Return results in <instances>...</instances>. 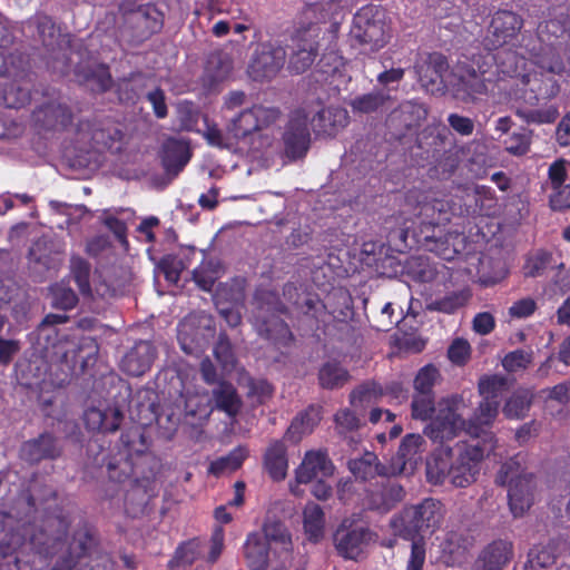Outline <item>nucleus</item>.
Returning a JSON list of instances; mask_svg holds the SVG:
<instances>
[{
  "label": "nucleus",
  "mask_w": 570,
  "mask_h": 570,
  "mask_svg": "<svg viewBox=\"0 0 570 570\" xmlns=\"http://www.w3.org/2000/svg\"><path fill=\"white\" fill-rule=\"evenodd\" d=\"M521 459V454L510 458L501 465L495 478L497 484L509 488V505L514 517H522L534 500L535 476L525 471Z\"/></svg>",
  "instance_id": "nucleus-6"
},
{
  "label": "nucleus",
  "mask_w": 570,
  "mask_h": 570,
  "mask_svg": "<svg viewBox=\"0 0 570 570\" xmlns=\"http://www.w3.org/2000/svg\"><path fill=\"white\" fill-rule=\"evenodd\" d=\"M282 117L283 111L278 106L263 102L253 104L233 117L230 130L237 139L259 134V146L256 149L263 151L273 145L274 136L261 132L276 126Z\"/></svg>",
  "instance_id": "nucleus-5"
},
{
  "label": "nucleus",
  "mask_w": 570,
  "mask_h": 570,
  "mask_svg": "<svg viewBox=\"0 0 570 570\" xmlns=\"http://www.w3.org/2000/svg\"><path fill=\"white\" fill-rule=\"evenodd\" d=\"M317 379L322 389L338 390L351 380V374L341 362L331 360L321 365Z\"/></svg>",
  "instance_id": "nucleus-39"
},
{
  "label": "nucleus",
  "mask_w": 570,
  "mask_h": 570,
  "mask_svg": "<svg viewBox=\"0 0 570 570\" xmlns=\"http://www.w3.org/2000/svg\"><path fill=\"white\" fill-rule=\"evenodd\" d=\"M421 233L425 234L428 240L433 238L434 229L441 225H445L451 219L449 204L441 199H432L420 203L416 214Z\"/></svg>",
  "instance_id": "nucleus-27"
},
{
  "label": "nucleus",
  "mask_w": 570,
  "mask_h": 570,
  "mask_svg": "<svg viewBox=\"0 0 570 570\" xmlns=\"http://www.w3.org/2000/svg\"><path fill=\"white\" fill-rule=\"evenodd\" d=\"M412 416L415 420L428 421L436 410L434 394L414 393L412 404Z\"/></svg>",
  "instance_id": "nucleus-58"
},
{
  "label": "nucleus",
  "mask_w": 570,
  "mask_h": 570,
  "mask_svg": "<svg viewBox=\"0 0 570 570\" xmlns=\"http://www.w3.org/2000/svg\"><path fill=\"white\" fill-rule=\"evenodd\" d=\"M390 100L391 96L384 89H374L367 94L356 96L350 106L355 112L373 114L381 110Z\"/></svg>",
  "instance_id": "nucleus-46"
},
{
  "label": "nucleus",
  "mask_w": 570,
  "mask_h": 570,
  "mask_svg": "<svg viewBox=\"0 0 570 570\" xmlns=\"http://www.w3.org/2000/svg\"><path fill=\"white\" fill-rule=\"evenodd\" d=\"M538 36L542 41L553 45L560 38L567 37L570 42V13L540 22Z\"/></svg>",
  "instance_id": "nucleus-45"
},
{
  "label": "nucleus",
  "mask_w": 570,
  "mask_h": 570,
  "mask_svg": "<svg viewBox=\"0 0 570 570\" xmlns=\"http://www.w3.org/2000/svg\"><path fill=\"white\" fill-rule=\"evenodd\" d=\"M70 513L62 508L48 512L41 520L39 528L29 533L23 530V535L29 534L32 549L45 558L52 557L63 546L71 525Z\"/></svg>",
  "instance_id": "nucleus-9"
},
{
  "label": "nucleus",
  "mask_w": 570,
  "mask_h": 570,
  "mask_svg": "<svg viewBox=\"0 0 570 570\" xmlns=\"http://www.w3.org/2000/svg\"><path fill=\"white\" fill-rule=\"evenodd\" d=\"M570 161L558 158L548 168L549 206L553 212L570 209Z\"/></svg>",
  "instance_id": "nucleus-18"
},
{
  "label": "nucleus",
  "mask_w": 570,
  "mask_h": 570,
  "mask_svg": "<svg viewBox=\"0 0 570 570\" xmlns=\"http://www.w3.org/2000/svg\"><path fill=\"white\" fill-rule=\"evenodd\" d=\"M200 542L191 539L179 544L174 557L168 561L169 570H179L180 567L190 566L200 554Z\"/></svg>",
  "instance_id": "nucleus-52"
},
{
  "label": "nucleus",
  "mask_w": 570,
  "mask_h": 570,
  "mask_svg": "<svg viewBox=\"0 0 570 570\" xmlns=\"http://www.w3.org/2000/svg\"><path fill=\"white\" fill-rule=\"evenodd\" d=\"M214 407L229 417H236L243 406V401L236 387L227 381H219L212 391Z\"/></svg>",
  "instance_id": "nucleus-35"
},
{
  "label": "nucleus",
  "mask_w": 570,
  "mask_h": 570,
  "mask_svg": "<svg viewBox=\"0 0 570 570\" xmlns=\"http://www.w3.org/2000/svg\"><path fill=\"white\" fill-rule=\"evenodd\" d=\"M375 539L376 534L370 528L347 524V520H344L334 533V543L338 554L351 560H357Z\"/></svg>",
  "instance_id": "nucleus-16"
},
{
  "label": "nucleus",
  "mask_w": 570,
  "mask_h": 570,
  "mask_svg": "<svg viewBox=\"0 0 570 570\" xmlns=\"http://www.w3.org/2000/svg\"><path fill=\"white\" fill-rule=\"evenodd\" d=\"M494 73L481 63V53L470 62L458 65L453 72L452 90L455 98L475 101L482 96L494 95L498 86Z\"/></svg>",
  "instance_id": "nucleus-7"
},
{
  "label": "nucleus",
  "mask_w": 570,
  "mask_h": 570,
  "mask_svg": "<svg viewBox=\"0 0 570 570\" xmlns=\"http://www.w3.org/2000/svg\"><path fill=\"white\" fill-rule=\"evenodd\" d=\"M449 128L442 122L428 125L417 136L420 148L439 151L449 136Z\"/></svg>",
  "instance_id": "nucleus-48"
},
{
  "label": "nucleus",
  "mask_w": 570,
  "mask_h": 570,
  "mask_svg": "<svg viewBox=\"0 0 570 570\" xmlns=\"http://www.w3.org/2000/svg\"><path fill=\"white\" fill-rule=\"evenodd\" d=\"M249 451L246 445H238L228 452L225 456H220L210 462L208 472L219 476L225 472H234L242 468L244 461L248 458Z\"/></svg>",
  "instance_id": "nucleus-43"
},
{
  "label": "nucleus",
  "mask_w": 570,
  "mask_h": 570,
  "mask_svg": "<svg viewBox=\"0 0 570 570\" xmlns=\"http://www.w3.org/2000/svg\"><path fill=\"white\" fill-rule=\"evenodd\" d=\"M97 436L87 444V453L92 464L106 466L110 482L124 483L131 479L125 493L124 511L127 517L137 519L149 513L150 501L156 497L157 461L148 452V443L140 426H131L120 435L121 448L111 455Z\"/></svg>",
  "instance_id": "nucleus-1"
},
{
  "label": "nucleus",
  "mask_w": 570,
  "mask_h": 570,
  "mask_svg": "<svg viewBox=\"0 0 570 570\" xmlns=\"http://www.w3.org/2000/svg\"><path fill=\"white\" fill-rule=\"evenodd\" d=\"M35 126L42 130H63L72 124L70 107L59 101H48L32 111Z\"/></svg>",
  "instance_id": "nucleus-23"
},
{
  "label": "nucleus",
  "mask_w": 570,
  "mask_h": 570,
  "mask_svg": "<svg viewBox=\"0 0 570 570\" xmlns=\"http://www.w3.org/2000/svg\"><path fill=\"white\" fill-rule=\"evenodd\" d=\"M531 131L522 129L504 140L505 150L513 156H523L530 150Z\"/></svg>",
  "instance_id": "nucleus-62"
},
{
  "label": "nucleus",
  "mask_w": 570,
  "mask_h": 570,
  "mask_svg": "<svg viewBox=\"0 0 570 570\" xmlns=\"http://www.w3.org/2000/svg\"><path fill=\"white\" fill-rule=\"evenodd\" d=\"M303 514L305 533L311 541L317 542L324 533L325 517L323 509L316 503H308Z\"/></svg>",
  "instance_id": "nucleus-49"
},
{
  "label": "nucleus",
  "mask_w": 570,
  "mask_h": 570,
  "mask_svg": "<svg viewBox=\"0 0 570 570\" xmlns=\"http://www.w3.org/2000/svg\"><path fill=\"white\" fill-rule=\"evenodd\" d=\"M424 439L420 434H406L399 446L395 456L392 458L390 468L393 475L405 473L413 470L416 465Z\"/></svg>",
  "instance_id": "nucleus-30"
},
{
  "label": "nucleus",
  "mask_w": 570,
  "mask_h": 570,
  "mask_svg": "<svg viewBox=\"0 0 570 570\" xmlns=\"http://www.w3.org/2000/svg\"><path fill=\"white\" fill-rule=\"evenodd\" d=\"M348 121L346 109L331 106L316 111L309 119V125L317 137H335Z\"/></svg>",
  "instance_id": "nucleus-25"
},
{
  "label": "nucleus",
  "mask_w": 570,
  "mask_h": 570,
  "mask_svg": "<svg viewBox=\"0 0 570 570\" xmlns=\"http://www.w3.org/2000/svg\"><path fill=\"white\" fill-rule=\"evenodd\" d=\"M492 434H488L484 440H472L469 442H459L454 446V456L450 470V482L456 488H466L475 482L480 472V463L485 452L494 449L492 444Z\"/></svg>",
  "instance_id": "nucleus-8"
},
{
  "label": "nucleus",
  "mask_w": 570,
  "mask_h": 570,
  "mask_svg": "<svg viewBox=\"0 0 570 570\" xmlns=\"http://www.w3.org/2000/svg\"><path fill=\"white\" fill-rule=\"evenodd\" d=\"M263 538H266V543L279 544L282 548L281 553L285 554V560L291 558L292 540L285 524L279 520H266L263 525Z\"/></svg>",
  "instance_id": "nucleus-44"
},
{
  "label": "nucleus",
  "mask_w": 570,
  "mask_h": 570,
  "mask_svg": "<svg viewBox=\"0 0 570 570\" xmlns=\"http://www.w3.org/2000/svg\"><path fill=\"white\" fill-rule=\"evenodd\" d=\"M460 541H463L461 535L450 533L442 543V553L446 564L454 566L465 559L468 549Z\"/></svg>",
  "instance_id": "nucleus-57"
},
{
  "label": "nucleus",
  "mask_w": 570,
  "mask_h": 570,
  "mask_svg": "<svg viewBox=\"0 0 570 570\" xmlns=\"http://www.w3.org/2000/svg\"><path fill=\"white\" fill-rule=\"evenodd\" d=\"M426 117L428 109L424 105L403 101L389 114L386 126L395 138L402 139L407 134L415 131Z\"/></svg>",
  "instance_id": "nucleus-19"
},
{
  "label": "nucleus",
  "mask_w": 570,
  "mask_h": 570,
  "mask_svg": "<svg viewBox=\"0 0 570 570\" xmlns=\"http://www.w3.org/2000/svg\"><path fill=\"white\" fill-rule=\"evenodd\" d=\"M507 386V379L500 375L484 376L479 381V392L482 397L499 400L501 392Z\"/></svg>",
  "instance_id": "nucleus-63"
},
{
  "label": "nucleus",
  "mask_w": 570,
  "mask_h": 570,
  "mask_svg": "<svg viewBox=\"0 0 570 570\" xmlns=\"http://www.w3.org/2000/svg\"><path fill=\"white\" fill-rule=\"evenodd\" d=\"M333 464L326 453L309 451L305 454L303 462L296 470L298 483H311L318 475L327 476L333 473Z\"/></svg>",
  "instance_id": "nucleus-32"
},
{
  "label": "nucleus",
  "mask_w": 570,
  "mask_h": 570,
  "mask_svg": "<svg viewBox=\"0 0 570 570\" xmlns=\"http://www.w3.org/2000/svg\"><path fill=\"white\" fill-rule=\"evenodd\" d=\"M552 261V254L547 250H538L530 256L524 264V275L527 277H538L543 275Z\"/></svg>",
  "instance_id": "nucleus-60"
},
{
  "label": "nucleus",
  "mask_w": 570,
  "mask_h": 570,
  "mask_svg": "<svg viewBox=\"0 0 570 570\" xmlns=\"http://www.w3.org/2000/svg\"><path fill=\"white\" fill-rule=\"evenodd\" d=\"M253 325L259 337L276 348L291 347L295 336L282 316L288 309L274 291H257L254 296Z\"/></svg>",
  "instance_id": "nucleus-2"
},
{
  "label": "nucleus",
  "mask_w": 570,
  "mask_h": 570,
  "mask_svg": "<svg viewBox=\"0 0 570 570\" xmlns=\"http://www.w3.org/2000/svg\"><path fill=\"white\" fill-rule=\"evenodd\" d=\"M78 132H88L94 148L98 150H109L124 138V131L109 119L80 121Z\"/></svg>",
  "instance_id": "nucleus-24"
},
{
  "label": "nucleus",
  "mask_w": 570,
  "mask_h": 570,
  "mask_svg": "<svg viewBox=\"0 0 570 570\" xmlns=\"http://www.w3.org/2000/svg\"><path fill=\"white\" fill-rule=\"evenodd\" d=\"M124 420V413L118 407H89L83 413V422L88 430L100 433L116 432Z\"/></svg>",
  "instance_id": "nucleus-31"
},
{
  "label": "nucleus",
  "mask_w": 570,
  "mask_h": 570,
  "mask_svg": "<svg viewBox=\"0 0 570 570\" xmlns=\"http://www.w3.org/2000/svg\"><path fill=\"white\" fill-rule=\"evenodd\" d=\"M351 37L371 51L383 48L390 39L384 13L375 6H364L354 14Z\"/></svg>",
  "instance_id": "nucleus-12"
},
{
  "label": "nucleus",
  "mask_w": 570,
  "mask_h": 570,
  "mask_svg": "<svg viewBox=\"0 0 570 570\" xmlns=\"http://www.w3.org/2000/svg\"><path fill=\"white\" fill-rule=\"evenodd\" d=\"M443 520V504L433 498H425L417 504L405 505L391 519L393 533L402 539L423 537L433 533Z\"/></svg>",
  "instance_id": "nucleus-4"
},
{
  "label": "nucleus",
  "mask_w": 570,
  "mask_h": 570,
  "mask_svg": "<svg viewBox=\"0 0 570 570\" xmlns=\"http://www.w3.org/2000/svg\"><path fill=\"white\" fill-rule=\"evenodd\" d=\"M99 544L97 533L87 523L79 525L65 554L60 556L50 570H79L82 561L89 558Z\"/></svg>",
  "instance_id": "nucleus-14"
},
{
  "label": "nucleus",
  "mask_w": 570,
  "mask_h": 570,
  "mask_svg": "<svg viewBox=\"0 0 570 570\" xmlns=\"http://www.w3.org/2000/svg\"><path fill=\"white\" fill-rule=\"evenodd\" d=\"M566 72L561 60L521 75L517 86L521 85L523 100L530 106H538L541 101L551 100L560 92V85L556 76Z\"/></svg>",
  "instance_id": "nucleus-10"
},
{
  "label": "nucleus",
  "mask_w": 570,
  "mask_h": 570,
  "mask_svg": "<svg viewBox=\"0 0 570 570\" xmlns=\"http://www.w3.org/2000/svg\"><path fill=\"white\" fill-rule=\"evenodd\" d=\"M191 155L188 141L174 137L166 139L160 155L166 175L170 178L177 177L189 163Z\"/></svg>",
  "instance_id": "nucleus-26"
},
{
  "label": "nucleus",
  "mask_w": 570,
  "mask_h": 570,
  "mask_svg": "<svg viewBox=\"0 0 570 570\" xmlns=\"http://www.w3.org/2000/svg\"><path fill=\"white\" fill-rule=\"evenodd\" d=\"M524 21L520 14L512 10L500 9L491 18L485 46L489 49H498L517 39Z\"/></svg>",
  "instance_id": "nucleus-17"
},
{
  "label": "nucleus",
  "mask_w": 570,
  "mask_h": 570,
  "mask_svg": "<svg viewBox=\"0 0 570 570\" xmlns=\"http://www.w3.org/2000/svg\"><path fill=\"white\" fill-rule=\"evenodd\" d=\"M271 546L258 532L247 535L243 547L244 559L249 570H266L269 561Z\"/></svg>",
  "instance_id": "nucleus-34"
},
{
  "label": "nucleus",
  "mask_w": 570,
  "mask_h": 570,
  "mask_svg": "<svg viewBox=\"0 0 570 570\" xmlns=\"http://www.w3.org/2000/svg\"><path fill=\"white\" fill-rule=\"evenodd\" d=\"M454 456V448L440 446L434 451L426 463V475L433 484H442L446 478L450 479V470Z\"/></svg>",
  "instance_id": "nucleus-38"
},
{
  "label": "nucleus",
  "mask_w": 570,
  "mask_h": 570,
  "mask_svg": "<svg viewBox=\"0 0 570 570\" xmlns=\"http://www.w3.org/2000/svg\"><path fill=\"white\" fill-rule=\"evenodd\" d=\"M157 356L156 347L148 341H139L125 354L120 368L130 376L145 374Z\"/></svg>",
  "instance_id": "nucleus-29"
},
{
  "label": "nucleus",
  "mask_w": 570,
  "mask_h": 570,
  "mask_svg": "<svg viewBox=\"0 0 570 570\" xmlns=\"http://www.w3.org/2000/svg\"><path fill=\"white\" fill-rule=\"evenodd\" d=\"M405 497L404 488L393 481L383 482L376 490L368 493V507L380 512L391 511Z\"/></svg>",
  "instance_id": "nucleus-33"
},
{
  "label": "nucleus",
  "mask_w": 570,
  "mask_h": 570,
  "mask_svg": "<svg viewBox=\"0 0 570 570\" xmlns=\"http://www.w3.org/2000/svg\"><path fill=\"white\" fill-rule=\"evenodd\" d=\"M519 60L517 52L510 49H503L495 53L491 50L481 53V63L494 73L499 92L507 90V86H503L507 78L519 76Z\"/></svg>",
  "instance_id": "nucleus-22"
},
{
  "label": "nucleus",
  "mask_w": 570,
  "mask_h": 570,
  "mask_svg": "<svg viewBox=\"0 0 570 570\" xmlns=\"http://www.w3.org/2000/svg\"><path fill=\"white\" fill-rule=\"evenodd\" d=\"M438 376L439 371L434 365L423 366L414 379L415 393L434 394L433 386Z\"/></svg>",
  "instance_id": "nucleus-61"
},
{
  "label": "nucleus",
  "mask_w": 570,
  "mask_h": 570,
  "mask_svg": "<svg viewBox=\"0 0 570 570\" xmlns=\"http://www.w3.org/2000/svg\"><path fill=\"white\" fill-rule=\"evenodd\" d=\"M406 273L415 282L430 283L438 276V269L426 256L411 257L406 263Z\"/></svg>",
  "instance_id": "nucleus-50"
},
{
  "label": "nucleus",
  "mask_w": 570,
  "mask_h": 570,
  "mask_svg": "<svg viewBox=\"0 0 570 570\" xmlns=\"http://www.w3.org/2000/svg\"><path fill=\"white\" fill-rule=\"evenodd\" d=\"M533 395L528 390L515 391L505 402L503 406V414L508 419H522L524 417L531 405Z\"/></svg>",
  "instance_id": "nucleus-51"
},
{
  "label": "nucleus",
  "mask_w": 570,
  "mask_h": 570,
  "mask_svg": "<svg viewBox=\"0 0 570 570\" xmlns=\"http://www.w3.org/2000/svg\"><path fill=\"white\" fill-rule=\"evenodd\" d=\"M63 452L60 440L52 433L43 432L37 438L22 443L20 458L29 464H38L41 461H53Z\"/></svg>",
  "instance_id": "nucleus-21"
},
{
  "label": "nucleus",
  "mask_w": 570,
  "mask_h": 570,
  "mask_svg": "<svg viewBox=\"0 0 570 570\" xmlns=\"http://www.w3.org/2000/svg\"><path fill=\"white\" fill-rule=\"evenodd\" d=\"M461 400L456 396L442 399L438 404L436 415L430 419L424 428V434L433 442L442 443L451 440L464 429L465 421L458 413Z\"/></svg>",
  "instance_id": "nucleus-13"
},
{
  "label": "nucleus",
  "mask_w": 570,
  "mask_h": 570,
  "mask_svg": "<svg viewBox=\"0 0 570 570\" xmlns=\"http://www.w3.org/2000/svg\"><path fill=\"white\" fill-rule=\"evenodd\" d=\"M287 52L282 46L264 42L256 48L248 65V75L254 81L271 80L285 63Z\"/></svg>",
  "instance_id": "nucleus-15"
},
{
  "label": "nucleus",
  "mask_w": 570,
  "mask_h": 570,
  "mask_svg": "<svg viewBox=\"0 0 570 570\" xmlns=\"http://www.w3.org/2000/svg\"><path fill=\"white\" fill-rule=\"evenodd\" d=\"M382 396H384L383 386L375 381H368L352 391L350 401L352 405H356L376 402Z\"/></svg>",
  "instance_id": "nucleus-56"
},
{
  "label": "nucleus",
  "mask_w": 570,
  "mask_h": 570,
  "mask_svg": "<svg viewBox=\"0 0 570 570\" xmlns=\"http://www.w3.org/2000/svg\"><path fill=\"white\" fill-rule=\"evenodd\" d=\"M351 473L362 481H367L376 475H393L390 465L382 464L374 452H365L361 458L351 459L347 462Z\"/></svg>",
  "instance_id": "nucleus-37"
},
{
  "label": "nucleus",
  "mask_w": 570,
  "mask_h": 570,
  "mask_svg": "<svg viewBox=\"0 0 570 570\" xmlns=\"http://www.w3.org/2000/svg\"><path fill=\"white\" fill-rule=\"evenodd\" d=\"M137 23L147 35H154L161 30L164 16L155 6L148 4L139 10Z\"/></svg>",
  "instance_id": "nucleus-59"
},
{
  "label": "nucleus",
  "mask_w": 570,
  "mask_h": 570,
  "mask_svg": "<svg viewBox=\"0 0 570 570\" xmlns=\"http://www.w3.org/2000/svg\"><path fill=\"white\" fill-rule=\"evenodd\" d=\"M515 115L528 125L553 124L559 117V107L554 104H546L540 108H519Z\"/></svg>",
  "instance_id": "nucleus-47"
},
{
  "label": "nucleus",
  "mask_w": 570,
  "mask_h": 570,
  "mask_svg": "<svg viewBox=\"0 0 570 570\" xmlns=\"http://www.w3.org/2000/svg\"><path fill=\"white\" fill-rule=\"evenodd\" d=\"M263 465L274 481H282L286 478L287 449L282 440H274L269 443L263 456Z\"/></svg>",
  "instance_id": "nucleus-36"
},
{
  "label": "nucleus",
  "mask_w": 570,
  "mask_h": 570,
  "mask_svg": "<svg viewBox=\"0 0 570 570\" xmlns=\"http://www.w3.org/2000/svg\"><path fill=\"white\" fill-rule=\"evenodd\" d=\"M529 562L534 567L547 568L556 562L557 553L552 542L547 546H535L529 551Z\"/></svg>",
  "instance_id": "nucleus-64"
},
{
  "label": "nucleus",
  "mask_w": 570,
  "mask_h": 570,
  "mask_svg": "<svg viewBox=\"0 0 570 570\" xmlns=\"http://www.w3.org/2000/svg\"><path fill=\"white\" fill-rule=\"evenodd\" d=\"M472 296L469 288L454 291L446 295L435 298L426 304V309L430 312H439L444 314H453L459 308L468 304Z\"/></svg>",
  "instance_id": "nucleus-42"
},
{
  "label": "nucleus",
  "mask_w": 570,
  "mask_h": 570,
  "mask_svg": "<svg viewBox=\"0 0 570 570\" xmlns=\"http://www.w3.org/2000/svg\"><path fill=\"white\" fill-rule=\"evenodd\" d=\"M281 156L288 163L304 159L312 147L309 112L305 108L291 111L282 131Z\"/></svg>",
  "instance_id": "nucleus-11"
},
{
  "label": "nucleus",
  "mask_w": 570,
  "mask_h": 570,
  "mask_svg": "<svg viewBox=\"0 0 570 570\" xmlns=\"http://www.w3.org/2000/svg\"><path fill=\"white\" fill-rule=\"evenodd\" d=\"M284 297L296 308V326L303 335L321 338L331 335V324L335 323L333 314L325 303L315 294L298 293L294 283L283 287Z\"/></svg>",
  "instance_id": "nucleus-3"
},
{
  "label": "nucleus",
  "mask_w": 570,
  "mask_h": 570,
  "mask_svg": "<svg viewBox=\"0 0 570 570\" xmlns=\"http://www.w3.org/2000/svg\"><path fill=\"white\" fill-rule=\"evenodd\" d=\"M423 78L429 79L426 85L444 86V77L449 71V62L444 55L432 52L428 56Z\"/></svg>",
  "instance_id": "nucleus-53"
},
{
  "label": "nucleus",
  "mask_w": 570,
  "mask_h": 570,
  "mask_svg": "<svg viewBox=\"0 0 570 570\" xmlns=\"http://www.w3.org/2000/svg\"><path fill=\"white\" fill-rule=\"evenodd\" d=\"M90 271L88 261L80 256H72L70 259V272L81 294H90Z\"/></svg>",
  "instance_id": "nucleus-55"
},
{
  "label": "nucleus",
  "mask_w": 570,
  "mask_h": 570,
  "mask_svg": "<svg viewBox=\"0 0 570 570\" xmlns=\"http://www.w3.org/2000/svg\"><path fill=\"white\" fill-rule=\"evenodd\" d=\"M513 558V543L498 539L490 542L479 554L472 570H503Z\"/></svg>",
  "instance_id": "nucleus-28"
},
{
  "label": "nucleus",
  "mask_w": 570,
  "mask_h": 570,
  "mask_svg": "<svg viewBox=\"0 0 570 570\" xmlns=\"http://www.w3.org/2000/svg\"><path fill=\"white\" fill-rule=\"evenodd\" d=\"M145 88L146 77L141 72H132L117 81L116 94L120 102L135 105L144 95Z\"/></svg>",
  "instance_id": "nucleus-41"
},
{
  "label": "nucleus",
  "mask_w": 570,
  "mask_h": 570,
  "mask_svg": "<svg viewBox=\"0 0 570 570\" xmlns=\"http://www.w3.org/2000/svg\"><path fill=\"white\" fill-rule=\"evenodd\" d=\"M320 421V411L309 406L293 419L286 430L285 439L292 443H298L304 435L309 434L313 431Z\"/></svg>",
  "instance_id": "nucleus-40"
},
{
  "label": "nucleus",
  "mask_w": 570,
  "mask_h": 570,
  "mask_svg": "<svg viewBox=\"0 0 570 570\" xmlns=\"http://www.w3.org/2000/svg\"><path fill=\"white\" fill-rule=\"evenodd\" d=\"M288 70L299 75L308 70L318 56V41L307 31H297L291 39Z\"/></svg>",
  "instance_id": "nucleus-20"
},
{
  "label": "nucleus",
  "mask_w": 570,
  "mask_h": 570,
  "mask_svg": "<svg viewBox=\"0 0 570 570\" xmlns=\"http://www.w3.org/2000/svg\"><path fill=\"white\" fill-rule=\"evenodd\" d=\"M31 23L37 30V35L45 47H51L57 42L60 35V28L55 20L46 13H37Z\"/></svg>",
  "instance_id": "nucleus-54"
}]
</instances>
